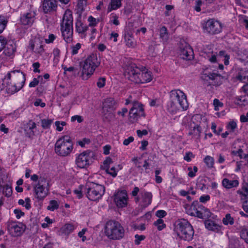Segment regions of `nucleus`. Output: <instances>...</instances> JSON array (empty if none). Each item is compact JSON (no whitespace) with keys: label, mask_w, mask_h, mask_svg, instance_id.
Listing matches in <instances>:
<instances>
[{"label":"nucleus","mask_w":248,"mask_h":248,"mask_svg":"<svg viewBox=\"0 0 248 248\" xmlns=\"http://www.w3.org/2000/svg\"><path fill=\"white\" fill-rule=\"evenodd\" d=\"M201 211L203 213V218H209L211 217L212 213L208 209L205 208L202 206V207Z\"/></svg>","instance_id":"3c124183"},{"label":"nucleus","mask_w":248,"mask_h":248,"mask_svg":"<svg viewBox=\"0 0 248 248\" xmlns=\"http://www.w3.org/2000/svg\"><path fill=\"white\" fill-rule=\"evenodd\" d=\"M61 31L62 36L67 43L73 40V17L72 12L69 9L65 10L61 22Z\"/></svg>","instance_id":"20e7f679"},{"label":"nucleus","mask_w":248,"mask_h":248,"mask_svg":"<svg viewBox=\"0 0 248 248\" xmlns=\"http://www.w3.org/2000/svg\"><path fill=\"white\" fill-rule=\"evenodd\" d=\"M90 140L88 139L84 138L81 140H78L77 141L78 145L80 146L81 147H84L86 144H89Z\"/></svg>","instance_id":"0e129e2a"},{"label":"nucleus","mask_w":248,"mask_h":248,"mask_svg":"<svg viewBox=\"0 0 248 248\" xmlns=\"http://www.w3.org/2000/svg\"><path fill=\"white\" fill-rule=\"evenodd\" d=\"M202 207V205L200 204L198 201L193 202L190 208L192 212L189 213V214L192 216L203 219V213L201 211Z\"/></svg>","instance_id":"4be33fe9"},{"label":"nucleus","mask_w":248,"mask_h":248,"mask_svg":"<svg viewBox=\"0 0 248 248\" xmlns=\"http://www.w3.org/2000/svg\"><path fill=\"white\" fill-rule=\"evenodd\" d=\"M77 227V225L73 223H66L60 229L59 234L68 236L76 229Z\"/></svg>","instance_id":"5701e85b"},{"label":"nucleus","mask_w":248,"mask_h":248,"mask_svg":"<svg viewBox=\"0 0 248 248\" xmlns=\"http://www.w3.org/2000/svg\"><path fill=\"white\" fill-rule=\"evenodd\" d=\"M241 23L245 26L247 30H248V17L244 16L240 19Z\"/></svg>","instance_id":"338daca9"},{"label":"nucleus","mask_w":248,"mask_h":248,"mask_svg":"<svg viewBox=\"0 0 248 248\" xmlns=\"http://www.w3.org/2000/svg\"><path fill=\"white\" fill-rule=\"evenodd\" d=\"M202 127L199 124H195L192 129L188 133V135L192 137L199 139L201 137L202 133Z\"/></svg>","instance_id":"473e14b6"},{"label":"nucleus","mask_w":248,"mask_h":248,"mask_svg":"<svg viewBox=\"0 0 248 248\" xmlns=\"http://www.w3.org/2000/svg\"><path fill=\"white\" fill-rule=\"evenodd\" d=\"M21 88H18V86L14 82L8 83L6 86V92L11 94H13L18 91H19Z\"/></svg>","instance_id":"72a5a7b5"},{"label":"nucleus","mask_w":248,"mask_h":248,"mask_svg":"<svg viewBox=\"0 0 248 248\" xmlns=\"http://www.w3.org/2000/svg\"><path fill=\"white\" fill-rule=\"evenodd\" d=\"M180 56L184 60H191L193 58L192 48L189 46L186 45L183 48L181 49Z\"/></svg>","instance_id":"393cba45"},{"label":"nucleus","mask_w":248,"mask_h":248,"mask_svg":"<svg viewBox=\"0 0 248 248\" xmlns=\"http://www.w3.org/2000/svg\"><path fill=\"white\" fill-rule=\"evenodd\" d=\"M81 45L78 43L75 45L71 46V54L72 55H75L78 53V50L81 48Z\"/></svg>","instance_id":"49530a36"},{"label":"nucleus","mask_w":248,"mask_h":248,"mask_svg":"<svg viewBox=\"0 0 248 248\" xmlns=\"http://www.w3.org/2000/svg\"><path fill=\"white\" fill-rule=\"evenodd\" d=\"M25 225L21 223L11 222L8 224V230L13 236L21 235L24 232Z\"/></svg>","instance_id":"a211bd4d"},{"label":"nucleus","mask_w":248,"mask_h":248,"mask_svg":"<svg viewBox=\"0 0 248 248\" xmlns=\"http://www.w3.org/2000/svg\"><path fill=\"white\" fill-rule=\"evenodd\" d=\"M222 222L225 225H232L234 223V219L230 214H227L223 218Z\"/></svg>","instance_id":"a19ab883"},{"label":"nucleus","mask_w":248,"mask_h":248,"mask_svg":"<svg viewBox=\"0 0 248 248\" xmlns=\"http://www.w3.org/2000/svg\"><path fill=\"white\" fill-rule=\"evenodd\" d=\"M222 24L219 21L214 18L208 19L205 23L204 31L211 34L220 33L222 31Z\"/></svg>","instance_id":"ddd939ff"},{"label":"nucleus","mask_w":248,"mask_h":248,"mask_svg":"<svg viewBox=\"0 0 248 248\" xmlns=\"http://www.w3.org/2000/svg\"><path fill=\"white\" fill-rule=\"evenodd\" d=\"M16 50V43L13 40L7 41L2 53L0 55V61L1 63H5L9 60L13 59Z\"/></svg>","instance_id":"9b49d317"},{"label":"nucleus","mask_w":248,"mask_h":248,"mask_svg":"<svg viewBox=\"0 0 248 248\" xmlns=\"http://www.w3.org/2000/svg\"><path fill=\"white\" fill-rule=\"evenodd\" d=\"M142 116H145L143 105L139 102L134 101L129 112V121L131 123H135Z\"/></svg>","instance_id":"f8f14e48"},{"label":"nucleus","mask_w":248,"mask_h":248,"mask_svg":"<svg viewBox=\"0 0 248 248\" xmlns=\"http://www.w3.org/2000/svg\"><path fill=\"white\" fill-rule=\"evenodd\" d=\"M105 191V188L104 186L92 183L87 188L86 196L89 200L97 201L101 199Z\"/></svg>","instance_id":"1a4fd4ad"},{"label":"nucleus","mask_w":248,"mask_h":248,"mask_svg":"<svg viewBox=\"0 0 248 248\" xmlns=\"http://www.w3.org/2000/svg\"><path fill=\"white\" fill-rule=\"evenodd\" d=\"M58 7L57 0H44L42 8L45 13H49L56 11Z\"/></svg>","instance_id":"6ab92c4d"},{"label":"nucleus","mask_w":248,"mask_h":248,"mask_svg":"<svg viewBox=\"0 0 248 248\" xmlns=\"http://www.w3.org/2000/svg\"><path fill=\"white\" fill-rule=\"evenodd\" d=\"M53 121L51 119H42L41 120L42 126L44 129H48L50 128Z\"/></svg>","instance_id":"37998d69"},{"label":"nucleus","mask_w":248,"mask_h":248,"mask_svg":"<svg viewBox=\"0 0 248 248\" xmlns=\"http://www.w3.org/2000/svg\"><path fill=\"white\" fill-rule=\"evenodd\" d=\"M219 57L224 58L223 61L225 65H227L229 63L230 56L226 54L224 51H220L219 53Z\"/></svg>","instance_id":"a18cd8bd"},{"label":"nucleus","mask_w":248,"mask_h":248,"mask_svg":"<svg viewBox=\"0 0 248 248\" xmlns=\"http://www.w3.org/2000/svg\"><path fill=\"white\" fill-rule=\"evenodd\" d=\"M56 38V35L53 33H49L47 37L45 39V42L47 44L53 43Z\"/></svg>","instance_id":"c03bdc74"},{"label":"nucleus","mask_w":248,"mask_h":248,"mask_svg":"<svg viewBox=\"0 0 248 248\" xmlns=\"http://www.w3.org/2000/svg\"><path fill=\"white\" fill-rule=\"evenodd\" d=\"M33 190L35 198L38 201H43L49 193L48 181L44 177H40L37 183L33 185Z\"/></svg>","instance_id":"6e6552de"},{"label":"nucleus","mask_w":248,"mask_h":248,"mask_svg":"<svg viewBox=\"0 0 248 248\" xmlns=\"http://www.w3.org/2000/svg\"><path fill=\"white\" fill-rule=\"evenodd\" d=\"M7 78L9 80L12 78V81L18 86V88L22 89L24 85L26 78L24 73L20 70H14L7 74Z\"/></svg>","instance_id":"4468645a"},{"label":"nucleus","mask_w":248,"mask_h":248,"mask_svg":"<svg viewBox=\"0 0 248 248\" xmlns=\"http://www.w3.org/2000/svg\"><path fill=\"white\" fill-rule=\"evenodd\" d=\"M124 40L126 45L129 47L134 48L137 46V42L134 37L130 33L125 34Z\"/></svg>","instance_id":"2f4dec72"},{"label":"nucleus","mask_w":248,"mask_h":248,"mask_svg":"<svg viewBox=\"0 0 248 248\" xmlns=\"http://www.w3.org/2000/svg\"><path fill=\"white\" fill-rule=\"evenodd\" d=\"M29 48L34 53L42 55L45 51L42 39L39 36H34L29 41Z\"/></svg>","instance_id":"2eb2a0df"},{"label":"nucleus","mask_w":248,"mask_h":248,"mask_svg":"<svg viewBox=\"0 0 248 248\" xmlns=\"http://www.w3.org/2000/svg\"><path fill=\"white\" fill-rule=\"evenodd\" d=\"M73 150V143L68 136H63L59 139L55 144L54 151L59 156L65 157L69 155Z\"/></svg>","instance_id":"423d86ee"},{"label":"nucleus","mask_w":248,"mask_h":248,"mask_svg":"<svg viewBox=\"0 0 248 248\" xmlns=\"http://www.w3.org/2000/svg\"><path fill=\"white\" fill-rule=\"evenodd\" d=\"M236 127L237 124L234 121L230 122L227 126V129L231 130L232 132H233Z\"/></svg>","instance_id":"4d7b16f0"},{"label":"nucleus","mask_w":248,"mask_h":248,"mask_svg":"<svg viewBox=\"0 0 248 248\" xmlns=\"http://www.w3.org/2000/svg\"><path fill=\"white\" fill-rule=\"evenodd\" d=\"M141 202L140 205L143 208H145L151 204L153 195L151 192H148L145 189H141L140 192Z\"/></svg>","instance_id":"412c9836"},{"label":"nucleus","mask_w":248,"mask_h":248,"mask_svg":"<svg viewBox=\"0 0 248 248\" xmlns=\"http://www.w3.org/2000/svg\"><path fill=\"white\" fill-rule=\"evenodd\" d=\"M59 207V203L56 200H51L49 202L48 206L47 207V209L51 211H54L57 210Z\"/></svg>","instance_id":"ea45409f"},{"label":"nucleus","mask_w":248,"mask_h":248,"mask_svg":"<svg viewBox=\"0 0 248 248\" xmlns=\"http://www.w3.org/2000/svg\"><path fill=\"white\" fill-rule=\"evenodd\" d=\"M35 13L33 11H30L22 15L20 17V21L22 24L31 26L35 19Z\"/></svg>","instance_id":"aec40b11"},{"label":"nucleus","mask_w":248,"mask_h":248,"mask_svg":"<svg viewBox=\"0 0 248 248\" xmlns=\"http://www.w3.org/2000/svg\"><path fill=\"white\" fill-rule=\"evenodd\" d=\"M236 78L241 82L246 83L242 89L245 94L248 96V73L246 71H241L237 75Z\"/></svg>","instance_id":"b1692460"},{"label":"nucleus","mask_w":248,"mask_h":248,"mask_svg":"<svg viewBox=\"0 0 248 248\" xmlns=\"http://www.w3.org/2000/svg\"><path fill=\"white\" fill-rule=\"evenodd\" d=\"M187 170L188 171V176L190 178H193L196 175V173L198 171V168L196 166H194L193 169L191 167H188Z\"/></svg>","instance_id":"09e8293b"},{"label":"nucleus","mask_w":248,"mask_h":248,"mask_svg":"<svg viewBox=\"0 0 248 248\" xmlns=\"http://www.w3.org/2000/svg\"><path fill=\"white\" fill-rule=\"evenodd\" d=\"M106 172L113 177H116L117 174V170H116L115 167H112L110 169L108 168Z\"/></svg>","instance_id":"5fc2aeb1"},{"label":"nucleus","mask_w":248,"mask_h":248,"mask_svg":"<svg viewBox=\"0 0 248 248\" xmlns=\"http://www.w3.org/2000/svg\"><path fill=\"white\" fill-rule=\"evenodd\" d=\"M204 224L206 228L210 231L218 232L220 231L221 229L219 225L210 219L206 220Z\"/></svg>","instance_id":"c85d7f7f"},{"label":"nucleus","mask_w":248,"mask_h":248,"mask_svg":"<svg viewBox=\"0 0 248 248\" xmlns=\"http://www.w3.org/2000/svg\"><path fill=\"white\" fill-rule=\"evenodd\" d=\"M222 186L226 189H231L236 187L239 184L237 178H234L233 180H230L228 178H224L221 182Z\"/></svg>","instance_id":"cd10ccee"},{"label":"nucleus","mask_w":248,"mask_h":248,"mask_svg":"<svg viewBox=\"0 0 248 248\" xmlns=\"http://www.w3.org/2000/svg\"><path fill=\"white\" fill-rule=\"evenodd\" d=\"M96 54L89 56L81 64V78L83 80H87L93 75L95 69L100 65Z\"/></svg>","instance_id":"39448f33"},{"label":"nucleus","mask_w":248,"mask_h":248,"mask_svg":"<svg viewBox=\"0 0 248 248\" xmlns=\"http://www.w3.org/2000/svg\"><path fill=\"white\" fill-rule=\"evenodd\" d=\"M155 215L159 218H161L167 215V212L164 210H159L156 212Z\"/></svg>","instance_id":"774afa93"},{"label":"nucleus","mask_w":248,"mask_h":248,"mask_svg":"<svg viewBox=\"0 0 248 248\" xmlns=\"http://www.w3.org/2000/svg\"><path fill=\"white\" fill-rule=\"evenodd\" d=\"M106 84V78H100L96 83L98 88H103Z\"/></svg>","instance_id":"bf43d9fd"},{"label":"nucleus","mask_w":248,"mask_h":248,"mask_svg":"<svg viewBox=\"0 0 248 248\" xmlns=\"http://www.w3.org/2000/svg\"><path fill=\"white\" fill-rule=\"evenodd\" d=\"M154 225L156 227L157 230L159 231L166 227V225L164 222V220L161 218H158L156 221L154 222Z\"/></svg>","instance_id":"58836bf2"},{"label":"nucleus","mask_w":248,"mask_h":248,"mask_svg":"<svg viewBox=\"0 0 248 248\" xmlns=\"http://www.w3.org/2000/svg\"><path fill=\"white\" fill-rule=\"evenodd\" d=\"M207 59L211 62H215L217 60V57L215 54L213 52L206 54Z\"/></svg>","instance_id":"13d9d810"},{"label":"nucleus","mask_w":248,"mask_h":248,"mask_svg":"<svg viewBox=\"0 0 248 248\" xmlns=\"http://www.w3.org/2000/svg\"><path fill=\"white\" fill-rule=\"evenodd\" d=\"M195 157V155L191 152L186 153L184 159L187 162H190L192 158Z\"/></svg>","instance_id":"6e6d98bb"},{"label":"nucleus","mask_w":248,"mask_h":248,"mask_svg":"<svg viewBox=\"0 0 248 248\" xmlns=\"http://www.w3.org/2000/svg\"><path fill=\"white\" fill-rule=\"evenodd\" d=\"M239 233L241 238L248 244V228H243L241 229Z\"/></svg>","instance_id":"4c0bfd02"},{"label":"nucleus","mask_w":248,"mask_h":248,"mask_svg":"<svg viewBox=\"0 0 248 248\" xmlns=\"http://www.w3.org/2000/svg\"><path fill=\"white\" fill-rule=\"evenodd\" d=\"M231 154L233 155L239 157L241 159H244L246 162L245 165L248 167V153L247 154L245 153L241 148H239L237 150L232 151Z\"/></svg>","instance_id":"7c9ffc66"},{"label":"nucleus","mask_w":248,"mask_h":248,"mask_svg":"<svg viewBox=\"0 0 248 248\" xmlns=\"http://www.w3.org/2000/svg\"><path fill=\"white\" fill-rule=\"evenodd\" d=\"M6 24V21L0 16V33H1L5 28Z\"/></svg>","instance_id":"052dcab7"},{"label":"nucleus","mask_w":248,"mask_h":248,"mask_svg":"<svg viewBox=\"0 0 248 248\" xmlns=\"http://www.w3.org/2000/svg\"><path fill=\"white\" fill-rule=\"evenodd\" d=\"M55 126H56V130L58 131H62L63 130V126L66 125L65 122L62 121H56L55 122Z\"/></svg>","instance_id":"864d4df0"},{"label":"nucleus","mask_w":248,"mask_h":248,"mask_svg":"<svg viewBox=\"0 0 248 248\" xmlns=\"http://www.w3.org/2000/svg\"><path fill=\"white\" fill-rule=\"evenodd\" d=\"M173 231L180 239L188 242L193 240L195 232L191 224L184 218L175 222Z\"/></svg>","instance_id":"7ed1b4c3"},{"label":"nucleus","mask_w":248,"mask_h":248,"mask_svg":"<svg viewBox=\"0 0 248 248\" xmlns=\"http://www.w3.org/2000/svg\"><path fill=\"white\" fill-rule=\"evenodd\" d=\"M105 234L109 239L120 240L124 236V230L119 222L109 220L105 226Z\"/></svg>","instance_id":"0eeeda50"},{"label":"nucleus","mask_w":248,"mask_h":248,"mask_svg":"<svg viewBox=\"0 0 248 248\" xmlns=\"http://www.w3.org/2000/svg\"><path fill=\"white\" fill-rule=\"evenodd\" d=\"M110 22L116 26H118L120 24V22L118 20V16L114 13L111 14Z\"/></svg>","instance_id":"603ef678"},{"label":"nucleus","mask_w":248,"mask_h":248,"mask_svg":"<svg viewBox=\"0 0 248 248\" xmlns=\"http://www.w3.org/2000/svg\"><path fill=\"white\" fill-rule=\"evenodd\" d=\"M87 21L89 23L88 25V28H94L97 26V25L99 23L100 20L98 18H95L93 17V16H90L88 17Z\"/></svg>","instance_id":"e433bc0d"},{"label":"nucleus","mask_w":248,"mask_h":248,"mask_svg":"<svg viewBox=\"0 0 248 248\" xmlns=\"http://www.w3.org/2000/svg\"><path fill=\"white\" fill-rule=\"evenodd\" d=\"M36 129V124L32 120L29 121L25 128V132L26 136L29 138H33V136L35 135Z\"/></svg>","instance_id":"a878e982"},{"label":"nucleus","mask_w":248,"mask_h":248,"mask_svg":"<svg viewBox=\"0 0 248 248\" xmlns=\"http://www.w3.org/2000/svg\"><path fill=\"white\" fill-rule=\"evenodd\" d=\"M210 199V197L209 195H202L200 198L199 201L201 202L206 203L209 201Z\"/></svg>","instance_id":"69168bd1"},{"label":"nucleus","mask_w":248,"mask_h":248,"mask_svg":"<svg viewBox=\"0 0 248 248\" xmlns=\"http://www.w3.org/2000/svg\"><path fill=\"white\" fill-rule=\"evenodd\" d=\"M124 74L126 78L137 84L148 83L153 79V75L151 71L142 70L135 64L127 66Z\"/></svg>","instance_id":"f257e3e1"},{"label":"nucleus","mask_w":248,"mask_h":248,"mask_svg":"<svg viewBox=\"0 0 248 248\" xmlns=\"http://www.w3.org/2000/svg\"><path fill=\"white\" fill-rule=\"evenodd\" d=\"M7 43L6 39L2 35H0V51L4 48Z\"/></svg>","instance_id":"e2e57ef3"},{"label":"nucleus","mask_w":248,"mask_h":248,"mask_svg":"<svg viewBox=\"0 0 248 248\" xmlns=\"http://www.w3.org/2000/svg\"><path fill=\"white\" fill-rule=\"evenodd\" d=\"M242 190L245 192L243 193L242 191H238V193L241 195H245L248 196V183H245L242 186Z\"/></svg>","instance_id":"680f3d73"},{"label":"nucleus","mask_w":248,"mask_h":248,"mask_svg":"<svg viewBox=\"0 0 248 248\" xmlns=\"http://www.w3.org/2000/svg\"><path fill=\"white\" fill-rule=\"evenodd\" d=\"M159 38L163 44L167 43L169 38V34L167 28L163 26L158 30Z\"/></svg>","instance_id":"c756f323"},{"label":"nucleus","mask_w":248,"mask_h":248,"mask_svg":"<svg viewBox=\"0 0 248 248\" xmlns=\"http://www.w3.org/2000/svg\"><path fill=\"white\" fill-rule=\"evenodd\" d=\"M3 194L7 197H9L12 193V187L8 185H6L3 187Z\"/></svg>","instance_id":"8fccbe9b"},{"label":"nucleus","mask_w":248,"mask_h":248,"mask_svg":"<svg viewBox=\"0 0 248 248\" xmlns=\"http://www.w3.org/2000/svg\"><path fill=\"white\" fill-rule=\"evenodd\" d=\"M91 153L90 151H86L78 154L76 158V164L80 168L88 166L91 161Z\"/></svg>","instance_id":"dca6fc26"},{"label":"nucleus","mask_w":248,"mask_h":248,"mask_svg":"<svg viewBox=\"0 0 248 248\" xmlns=\"http://www.w3.org/2000/svg\"><path fill=\"white\" fill-rule=\"evenodd\" d=\"M217 77V74L212 73L207 71L203 72L201 75V78L202 80H206L207 81L210 80H213L216 79Z\"/></svg>","instance_id":"f704fd0d"},{"label":"nucleus","mask_w":248,"mask_h":248,"mask_svg":"<svg viewBox=\"0 0 248 248\" xmlns=\"http://www.w3.org/2000/svg\"><path fill=\"white\" fill-rule=\"evenodd\" d=\"M204 162L208 168H212L214 167V159L213 157L209 155L206 156L204 158Z\"/></svg>","instance_id":"79ce46f5"},{"label":"nucleus","mask_w":248,"mask_h":248,"mask_svg":"<svg viewBox=\"0 0 248 248\" xmlns=\"http://www.w3.org/2000/svg\"><path fill=\"white\" fill-rule=\"evenodd\" d=\"M188 103L185 94L180 90H172L170 93V100L167 104V110L171 114H175L182 109L186 110Z\"/></svg>","instance_id":"f03ea898"},{"label":"nucleus","mask_w":248,"mask_h":248,"mask_svg":"<svg viewBox=\"0 0 248 248\" xmlns=\"http://www.w3.org/2000/svg\"><path fill=\"white\" fill-rule=\"evenodd\" d=\"M63 69L64 71V73L68 71L71 72L72 74L75 76H76V75L78 73V68L73 66H70L69 67H64Z\"/></svg>","instance_id":"de8ad7c7"},{"label":"nucleus","mask_w":248,"mask_h":248,"mask_svg":"<svg viewBox=\"0 0 248 248\" xmlns=\"http://www.w3.org/2000/svg\"><path fill=\"white\" fill-rule=\"evenodd\" d=\"M122 0H111L108 8V12H110L112 10H115L121 6Z\"/></svg>","instance_id":"c9c22d12"},{"label":"nucleus","mask_w":248,"mask_h":248,"mask_svg":"<svg viewBox=\"0 0 248 248\" xmlns=\"http://www.w3.org/2000/svg\"><path fill=\"white\" fill-rule=\"evenodd\" d=\"M128 197L125 190H118L114 195V201L119 208H123L127 206Z\"/></svg>","instance_id":"f3484780"},{"label":"nucleus","mask_w":248,"mask_h":248,"mask_svg":"<svg viewBox=\"0 0 248 248\" xmlns=\"http://www.w3.org/2000/svg\"><path fill=\"white\" fill-rule=\"evenodd\" d=\"M75 28L76 31L78 34L81 35H85L89 28L88 25L82 22L81 17L77 19L75 23Z\"/></svg>","instance_id":"bb28decb"},{"label":"nucleus","mask_w":248,"mask_h":248,"mask_svg":"<svg viewBox=\"0 0 248 248\" xmlns=\"http://www.w3.org/2000/svg\"><path fill=\"white\" fill-rule=\"evenodd\" d=\"M118 102L113 98H108L103 103L102 109L106 119L110 121L115 117L113 113L118 107Z\"/></svg>","instance_id":"9d476101"}]
</instances>
